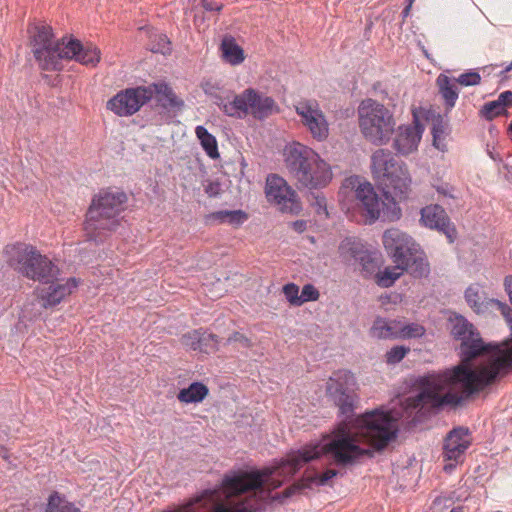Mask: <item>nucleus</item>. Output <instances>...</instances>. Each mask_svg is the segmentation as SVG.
<instances>
[{"instance_id": "obj_8", "label": "nucleus", "mask_w": 512, "mask_h": 512, "mask_svg": "<svg viewBox=\"0 0 512 512\" xmlns=\"http://www.w3.org/2000/svg\"><path fill=\"white\" fill-rule=\"evenodd\" d=\"M318 156L313 149L299 142H293L284 149L286 167L298 183H312L313 178L308 176L306 169L317 164Z\"/></svg>"}, {"instance_id": "obj_50", "label": "nucleus", "mask_w": 512, "mask_h": 512, "mask_svg": "<svg viewBox=\"0 0 512 512\" xmlns=\"http://www.w3.org/2000/svg\"><path fill=\"white\" fill-rule=\"evenodd\" d=\"M504 286L507 294L509 295V299L512 303V276H507L504 280Z\"/></svg>"}, {"instance_id": "obj_9", "label": "nucleus", "mask_w": 512, "mask_h": 512, "mask_svg": "<svg viewBox=\"0 0 512 512\" xmlns=\"http://www.w3.org/2000/svg\"><path fill=\"white\" fill-rule=\"evenodd\" d=\"M295 111L313 139L322 142L328 138L329 123L317 100L302 99L295 104Z\"/></svg>"}, {"instance_id": "obj_6", "label": "nucleus", "mask_w": 512, "mask_h": 512, "mask_svg": "<svg viewBox=\"0 0 512 512\" xmlns=\"http://www.w3.org/2000/svg\"><path fill=\"white\" fill-rule=\"evenodd\" d=\"M34 30L31 50L39 68L45 71L60 70L62 50L66 45V39L55 41L49 26H35Z\"/></svg>"}, {"instance_id": "obj_43", "label": "nucleus", "mask_w": 512, "mask_h": 512, "mask_svg": "<svg viewBox=\"0 0 512 512\" xmlns=\"http://www.w3.org/2000/svg\"><path fill=\"white\" fill-rule=\"evenodd\" d=\"M232 342H237L244 348H249L252 346L251 340L244 334H241L240 332H234L227 338V344H230Z\"/></svg>"}, {"instance_id": "obj_52", "label": "nucleus", "mask_w": 512, "mask_h": 512, "mask_svg": "<svg viewBox=\"0 0 512 512\" xmlns=\"http://www.w3.org/2000/svg\"><path fill=\"white\" fill-rule=\"evenodd\" d=\"M0 456L5 460L9 458L8 451L4 447H0Z\"/></svg>"}, {"instance_id": "obj_15", "label": "nucleus", "mask_w": 512, "mask_h": 512, "mask_svg": "<svg viewBox=\"0 0 512 512\" xmlns=\"http://www.w3.org/2000/svg\"><path fill=\"white\" fill-rule=\"evenodd\" d=\"M48 287L38 289V295L42 301V307L48 308L58 305L66 296L70 295L78 286L76 278H68L64 282L57 277L48 282Z\"/></svg>"}, {"instance_id": "obj_39", "label": "nucleus", "mask_w": 512, "mask_h": 512, "mask_svg": "<svg viewBox=\"0 0 512 512\" xmlns=\"http://www.w3.org/2000/svg\"><path fill=\"white\" fill-rule=\"evenodd\" d=\"M283 293L291 305L300 306L299 287L294 283H288L283 287Z\"/></svg>"}, {"instance_id": "obj_21", "label": "nucleus", "mask_w": 512, "mask_h": 512, "mask_svg": "<svg viewBox=\"0 0 512 512\" xmlns=\"http://www.w3.org/2000/svg\"><path fill=\"white\" fill-rule=\"evenodd\" d=\"M153 94H156L157 102L165 109L180 110L184 106V101L181 100L173 89L166 83H154L150 86Z\"/></svg>"}, {"instance_id": "obj_23", "label": "nucleus", "mask_w": 512, "mask_h": 512, "mask_svg": "<svg viewBox=\"0 0 512 512\" xmlns=\"http://www.w3.org/2000/svg\"><path fill=\"white\" fill-rule=\"evenodd\" d=\"M465 300L467 304L473 309L474 312L477 314H484L486 313L492 303V299H488L484 292L481 290L479 285L472 284L470 285L466 291H465Z\"/></svg>"}, {"instance_id": "obj_3", "label": "nucleus", "mask_w": 512, "mask_h": 512, "mask_svg": "<svg viewBox=\"0 0 512 512\" xmlns=\"http://www.w3.org/2000/svg\"><path fill=\"white\" fill-rule=\"evenodd\" d=\"M127 202L122 191L101 190L96 194L86 213L84 231L87 241L102 244L121 224L120 214Z\"/></svg>"}, {"instance_id": "obj_46", "label": "nucleus", "mask_w": 512, "mask_h": 512, "mask_svg": "<svg viewBox=\"0 0 512 512\" xmlns=\"http://www.w3.org/2000/svg\"><path fill=\"white\" fill-rule=\"evenodd\" d=\"M204 191L209 197H216L220 194L221 186L218 182L209 181L204 186Z\"/></svg>"}, {"instance_id": "obj_14", "label": "nucleus", "mask_w": 512, "mask_h": 512, "mask_svg": "<svg viewBox=\"0 0 512 512\" xmlns=\"http://www.w3.org/2000/svg\"><path fill=\"white\" fill-rule=\"evenodd\" d=\"M63 59H74L82 65L95 67L100 62L101 52L91 43L83 45L79 40L70 38L62 50Z\"/></svg>"}, {"instance_id": "obj_13", "label": "nucleus", "mask_w": 512, "mask_h": 512, "mask_svg": "<svg viewBox=\"0 0 512 512\" xmlns=\"http://www.w3.org/2000/svg\"><path fill=\"white\" fill-rule=\"evenodd\" d=\"M420 221L425 227L443 233L449 243L455 241L457 237L456 228L442 206L431 204L422 208Z\"/></svg>"}, {"instance_id": "obj_19", "label": "nucleus", "mask_w": 512, "mask_h": 512, "mask_svg": "<svg viewBox=\"0 0 512 512\" xmlns=\"http://www.w3.org/2000/svg\"><path fill=\"white\" fill-rule=\"evenodd\" d=\"M277 111V105L273 98L264 96L254 89L250 97L249 113L257 119H265Z\"/></svg>"}, {"instance_id": "obj_5", "label": "nucleus", "mask_w": 512, "mask_h": 512, "mask_svg": "<svg viewBox=\"0 0 512 512\" xmlns=\"http://www.w3.org/2000/svg\"><path fill=\"white\" fill-rule=\"evenodd\" d=\"M359 128L365 139L372 144H387L395 132L393 112L382 103L368 98L358 107Z\"/></svg>"}, {"instance_id": "obj_47", "label": "nucleus", "mask_w": 512, "mask_h": 512, "mask_svg": "<svg viewBox=\"0 0 512 512\" xmlns=\"http://www.w3.org/2000/svg\"><path fill=\"white\" fill-rule=\"evenodd\" d=\"M433 141L436 144V141L444 134V127L442 125V120L439 118L436 123L433 124L432 127Z\"/></svg>"}, {"instance_id": "obj_26", "label": "nucleus", "mask_w": 512, "mask_h": 512, "mask_svg": "<svg viewBox=\"0 0 512 512\" xmlns=\"http://www.w3.org/2000/svg\"><path fill=\"white\" fill-rule=\"evenodd\" d=\"M209 394L208 387L202 382H193L177 394L180 403L191 404L202 402Z\"/></svg>"}, {"instance_id": "obj_42", "label": "nucleus", "mask_w": 512, "mask_h": 512, "mask_svg": "<svg viewBox=\"0 0 512 512\" xmlns=\"http://www.w3.org/2000/svg\"><path fill=\"white\" fill-rule=\"evenodd\" d=\"M158 44L157 46H153L151 48V50L153 52H159V53H162V54H166V53H169L170 52V41L168 39V37L164 34H160L158 35Z\"/></svg>"}, {"instance_id": "obj_12", "label": "nucleus", "mask_w": 512, "mask_h": 512, "mask_svg": "<svg viewBox=\"0 0 512 512\" xmlns=\"http://www.w3.org/2000/svg\"><path fill=\"white\" fill-rule=\"evenodd\" d=\"M471 445V437L467 428H455L448 433L443 445V458L448 462L444 471L451 472L457 464L462 463L466 450Z\"/></svg>"}, {"instance_id": "obj_54", "label": "nucleus", "mask_w": 512, "mask_h": 512, "mask_svg": "<svg viewBox=\"0 0 512 512\" xmlns=\"http://www.w3.org/2000/svg\"><path fill=\"white\" fill-rule=\"evenodd\" d=\"M450 512H463V508L462 507H455Z\"/></svg>"}, {"instance_id": "obj_33", "label": "nucleus", "mask_w": 512, "mask_h": 512, "mask_svg": "<svg viewBox=\"0 0 512 512\" xmlns=\"http://www.w3.org/2000/svg\"><path fill=\"white\" fill-rule=\"evenodd\" d=\"M506 113V109L497 100L485 103L480 110L481 116L488 121Z\"/></svg>"}, {"instance_id": "obj_44", "label": "nucleus", "mask_w": 512, "mask_h": 512, "mask_svg": "<svg viewBox=\"0 0 512 512\" xmlns=\"http://www.w3.org/2000/svg\"><path fill=\"white\" fill-rule=\"evenodd\" d=\"M337 474H338L337 470H335V469H327L325 472H323L321 474H318V475H315L313 480L318 485H326L328 483V481L330 479L334 478L335 476H337Z\"/></svg>"}, {"instance_id": "obj_24", "label": "nucleus", "mask_w": 512, "mask_h": 512, "mask_svg": "<svg viewBox=\"0 0 512 512\" xmlns=\"http://www.w3.org/2000/svg\"><path fill=\"white\" fill-rule=\"evenodd\" d=\"M367 248L355 238H345L339 245V254L343 261L356 265Z\"/></svg>"}, {"instance_id": "obj_28", "label": "nucleus", "mask_w": 512, "mask_h": 512, "mask_svg": "<svg viewBox=\"0 0 512 512\" xmlns=\"http://www.w3.org/2000/svg\"><path fill=\"white\" fill-rule=\"evenodd\" d=\"M223 58L231 65H238L245 59L243 49L232 37H225L221 43Z\"/></svg>"}, {"instance_id": "obj_7", "label": "nucleus", "mask_w": 512, "mask_h": 512, "mask_svg": "<svg viewBox=\"0 0 512 512\" xmlns=\"http://www.w3.org/2000/svg\"><path fill=\"white\" fill-rule=\"evenodd\" d=\"M265 194L268 202L277 205L283 213L298 214L302 209L296 191L277 174L267 176Z\"/></svg>"}, {"instance_id": "obj_2", "label": "nucleus", "mask_w": 512, "mask_h": 512, "mask_svg": "<svg viewBox=\"0 0 512 512\" xmlns=\"http://www.w3.org/2000/svg\"><path fill=\"white\" fill-rule=\"evenodd\" d=\"M371 169L387 202L379 198L369 182H360L358 177L347 178L344 186L355 188L357 206L368 223H374L379 218L383 221L400 219L402 213L396 199L408 197L412 182L406 164L390 150L378 149L371 156Z\"/></svg>"}, {"instance_id": "obj_36", "label": "nucleus", "mask_w": 512, "mask_h": 512, "mask_svg": "<svg viewBox=\"0 0 512 512\" xmlns=\"http://www.w3.org/2000/svg\"><path fill=\"white\" fill-rule=\"evenodd\" d=\"M409 351L410 349L408 347L402 345L394 346L386 352V362L388 364H397L406 356Z\"/></svg>"}, {"instance_id": "obj_41", "label": "nucleus", "mask_w": 512, "mask_h": 512, "mask_svg": "<svg viewBox=\"0 0 512 512\" xmlns=\"http://www.w3.org/2000/svg\"><path fill=\"white\" fill-rule=\"evenodd\" d=\"M303 488H304L303 484H300V483L293 484L292 486L286 488L282 493H277L274 496H271V500L283 502L284 499L291 497L292 495L299 492Z\"/></svg>"}, {"instance_id": "obj_17", "label": "nucleus", "mask_w": 512, "mask_h": 512, "mask_svg": "<svg viewBox=\"0 0 512 512\" xmlns=\"http://www.w3.org/2000/svg\"><path fill=\"white\" fill-rule=\"evenodd\" d=\"M436 86L443 101L444 111L447 114L452 111L459 98L458 86L451 77L444 73L438 75Z\"/></svg>"}, {"instance_id": "obj_35", "label": "nucleus", "mask_w": 512, "mask_h": 512, "mask_svg": "<svg viewBox=\"0 0 512 512\" xmlns=\"http://www.w3.org/2000/svg\"><path fill=\"white\" fill-rule=\"evenodd\" d=\"M218 337L215 334L207 333L200 329V349L201 352L210 353L217 349L218 346Z\"/></svg>"}, {"instance_id": "obj_55", "label": "nucleus", "mask_w": 512, "mask_h": 512, "mask_svg": "<svg viewBox=\"0 0 512 512\" xmlns=\"http://www.w3.org/2000/svg\"><path fill=\"white\" fill-rule=\"evenodd\" d=\"M512 70V62L505 68V70L502 73H506Z\"/></svg>"}, {"instance_id": "obj_37", "label": "nucleus", "mask_w": 512, "mask_h": 512, "mask_svg": "<svg viewBox=\"0 0 512 512\" xmlns=\"http://www.w3.org/2000/svg\"><path fill=\"white\" fill-rule=\"evenodd\" d=\"M181 344L190 350H198L200 349V330L190 331L181 337Z\"/></svg>"}, {"instance_id": "obj_4", "label": "nucleus", "mask_w": 512, "mask_h": 512, "mask_svg": "<svg viewBox=\"0 0 512 512\" xmlns=\"http://www.w3.org/2000/svg\"><path fill=\"white\" fill-rule=\"evenodd\" d=\"M4 253L10 267L34 281L48 283L56 280L60 274L59 268L32 245L25 243L7 245Z\"/></svg>"}, {"instance_id": "obj_49", "label": "nucleus", "mask_w": 512, "mask_h": 512, "mask_svg": "<svg viewBox=\"0 0 512 512\" xmlns=\"http://www.w3.org/2000/svg\"><path fill=\"white\" fill-rule=\"evenodd\" d=\"M201 4H202V7L206 11H217V12H219L223 8L222 4H219L217 2H213V1H210V0H201Z\"/></svg>"}, {"instance_id": "obj_29", "label": "nucleus", "mask_w": 512, "mask_h": 512, "mask_svg": "<svg viewBox=\"0 0 512 512\" xmlns=\"http://www.w3.org/2000/svg\"><path fill=\"white\" fill-rule=\"evenodd\" d=\"M407 268V265L396 264L393 267H386L383 271L376 273V283L380 287L392 286Z\"/></svg>"}, {"instance_id": "obj_51", "label": "nucleus", "mask_w": 512, "mask_h": 512, "mask_svg": "<svg viewBox=\"0 0 512 512\" xmlns=\"http://www.w3.org/2000/svg\"><path fill=\"white\" fill-rule=\"evenodd\" d=\"M293 228L297 232H303L306 229V222L298 220L293 223Z\"/></svg>"}, {"instance_id": "obj_53", "label": "nucleus", "mask_w": 512, "mask_h": 512, "mask_svg": "<svg viewBox=\"0 0 512 512\" xmlns=\"http://www.w3.org/2000/svg\"><path fill=\"white\" fill-rule=\"evenodd\" d=\"M411 7H412V5L407 4L406 7L403 9L402 15L404 18L409 15Z\"/></svg>"}, {"instance_id": "obj_25", "label": "nucleus", "mask_w": 512, "mask_h": 512, "mask_svg": "<svg viewBox=\"0 0 512 512\" xmlns=\"http://www.w3.org/2000/svg\"><path fill=\"white\" fill-rule=\"evenodd\" d=\"M248 219V214L243 210H220L206 216V221L213 223H228L234 227L242 225Z\"/></svg>"}, {"instance_id": "obj_16", "label": "nucleus", "mask_w": 512, "mask_h": 512, "mask_svg": "<svg viewBox=\"0 0 512 512\" xmlns=\"http://www.w3.org/2000/svg\"><path fill=\"white\" fill-rule=\"evenodd\" d=\"M424 128L417 118L413 124L398 127L393 147L401 155H408L415 151L421 140Z\"/></svg>"}, {"instance_id": "obj_18", "label": "nucleus", "mask_w": 512, "mask_h": 512, "mask_svg": "<svg viewBox=\"0 0 512 512\" xmlns=\"http://www.w3.org/2000/svg\"><path fill=\"white\" fill-rule=\"evenodd\" d=\"M317 164L311 165L310 169H306L308 176L312 179V183H299L302 187L308 189H320L327 186L332 180V171L330 165L318 156Z\"/></svg>"}, {"instance_id": "obj_48", "label": "nucleus", "mask_w": 512, "mask_h": 512, "mask_svg": "<svg viewBox=\"0 0 512 512\" xmlns=\"http://www.w3.org/2000/svg\"><path fill=\"white\" fill-rule=\"evenodd\" d=\"M497 101L506 109V107L512 105V92L504 91L499 96Z\"/></svg>"}, {"instance_id": "obj_10", "label": "nucleus", "mask_w": 512, "mask_h": 512, "mask_svg": "<svg viewBox=\"0 0 512 512\" xmlns=\"http://www.w3.org/2000/svg\"><path fill=\"white\" fill-rule=\"evenodd\" d=\"M152 97L151 87L127 88L118 92L107 102V109L121 117L132 116Z\"/></svg>"}, {"instance_id": "obj_31", "label": "nucleus", "mask_w": 512, "mask_h": 512, "mask_svg": "<svg viewBox=\"0 0 512 512\" xmlns=\"http://www.w3.org/2000/svg\"><path fill=\"white\" fill-rule=\"evenodd\" d=\"M356 265L359 266L364 277L373 275L379 267V255L368 249L361 255Z\"/></svg>"}, {"instance_id": "obj_11", "label": "nucleus", "mask_w": 512, "mask_h": 512, "mask_svg": "<svg viewBox=\"0 0 512 512\" xmlns=\"http://www.w3.org/2000/svg\"><path fill=\"white\" fill-rule=\"evenodd\" d=\"M382 241L395 264L407 265V258L415 255V252L419 250V244L398 228L387 229L383 233Z\"/></svg>"}, {"instance_id": "obj_22", "label": "nucleus", "mask_w": 512, "mask_h": 512, "mask_svg": "<svg viewBox=\"0 0 512 512\" xmlns=\"http://www.w3.org/2000/svg\"><path fill=\"white\" fill-rule=\"evenodd\" d=\"M252 88L246 89L243 93L236 95L234 99L222 105L225 114L232 117L242 118L249 113L250 97Z\"/></svg>"}, {"instance_id": "obj_56", "label": "nucleus", "mask_w": 512, "mask_h": 512, "mask_svg": "<svg viewBox=\"0 0 512 512\" xmlns=\"http://www.w3.org/2000/svg\"><path fill=\"white\" fill-rule=\"evenodd\" d=\"M406 1H407V4L412 5L415 0H406Z\"/></svg>"}, {"instance_id": "obj_32", "label": "nucleus", "mask_w": 512, "mask_h": 512, "mask_svg": "<svg viewBox=\"0 0 512 512\" xmlns=\"http://www.w3.org/2000/svg\"><path fill=\"white\" fill-rule=\"evenodd\" d=\"M425 333V328L417 323L403 324L399 322V337L398 339H411L422 337Z\"/></svg>"}, {"instance_id": "obj_20", "label": "nucleus", "mask_w": 512, "mask_h": 512, "mask_svg": "<svg viewBox=\"0 0 512 512\" xmlns=\"http://www.w3.org/2000/svg\"><path fill=\"white\" fill-rule=\"evenodd\" d=\"M399 322L397 319L376 317L370 328V336L377 339H398Z\"/></svg>"}, {"instance_id": "obj_38", "label": "nucleus", "mask_w": 512, "mask_h": 512, "mask_svg": "<svg viewBox=\"0 0 512 512\" xmlns=\"http://www.w3.org/2000/svg\"><path fill=\"white\" fill-rule=\"evenodd\" d=\"M309 201L317 214L328 216L326 198L322 193H311Z\"/></svg>"}, {"instance_id": "obj_34", "label": "nucleus", "mask_w": 512, "mask_h": 512, "mask_svg": "<svg viewBox=\"0 0 512 512\" xmlns=\"http://www.w3.org/2000/svg\"><path fill=\"white\" fill-rule=\"evenodd\" d=\"M454 82L460 86L468 87V86H477L481 83V75L474 71L470 70L465 73L460 74L458 77H451Z\"/></svg>"}, {"instance_id": "obj_45", "label": "nucleus", "mask_w": 512, "mask_h": 512, "mask_svg": "<svg viewBox=\"0 0 512 512\" xmlns=\"http://www.w3.org/2000/svg\"><path fill=\"white\" fill-rule=\"evenodd\" d=\"M435 189L438 192V194L442 195L443 197H448L452 199L456 198L454 195V187L448 183H441L439 185H436Z\"/></svg>"}, {"instance_id": "obj_30", "label": "nucleus", "mask_w": 512, "mask_h": 512, "mask_svg": "<svg viewBox=\"0 0 512 512\" xmlns=\"http://www.w3.org/2000/svg\"><path fill=\"white\" fill-rule=\"evenodd\" d=\"M195 133L206 154L212 159L218 158L219 152L216 138L203 126H197Z\"/></svg>"}, {"instance_id": "obj_27", "label": "nucleus", "mask_w": 512, "mask_h": 512, "mask_svg": "<svg viewBox=\"0 0 512 512\" xmlns=\"http://www.w3.org/2000/svg\"><path fill=\"white\" fill-rule=\"evenodd\" d=\"M405 271L409 272L415 278H422L428 276L430 273V265L426 258L425 253L419 247L415 255L407 258V268Z\"/></svg>"}, {"instance_id": "obj_1", "label": "nucleus", "mask_w": 512, "mask_h": 512, "mask_svg": "<svg viewBox=\"0 0 512 512\" xmlns=\"http://www.w3.org/2000/svg\"><path fill=\"white\" fill-rule=\"evenodd\" d=\"M451 334L460 343L461 364L418 380L419 392L403 403L406 412L457 405L475 392L512 372V345L485 343L465 317L451 319Z\"/></svg>"}, {"instance_id": "obj_40", "label": "nucleus", "mask_w": 512, "mask_h": 512, "mask_svg": "<svg viewBox=\"0 0 512 512\" xmlns=\"http://www.w3.org/2000/svg\"><path fill=\"white\" fill-rule=\"evenodd\" d=\"M319 296V291L312 284H306L303 286L300 295L301 305L308 301H316Z\"/></svg>"}]
</instances>
